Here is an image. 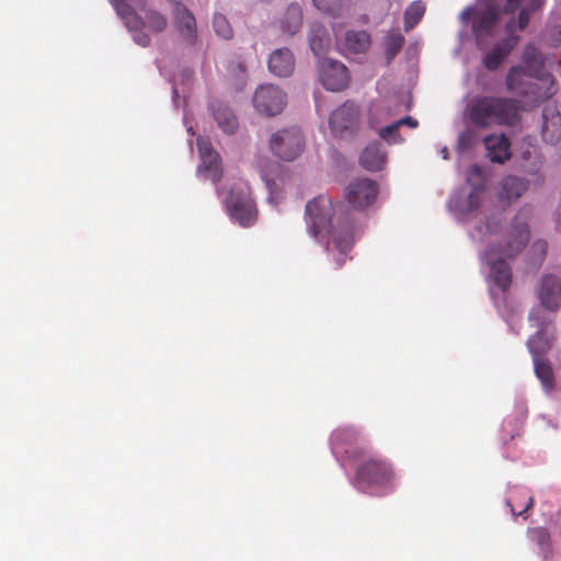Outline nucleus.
Listing matches in <instances>:
<instances>
[{
	"mask_svg": "<svg viewBox=\"0 0 561 561\" xmlns=\"http://www.w3.org/2000/svg\"><path fill=\"white\" fill-rule=\"evenodd\" d=\"M306 220L310 233L321 241L332 237L334 247L341 252L354 245L352 213L342 204H333L324 195L308 202L305 208Z\"/></svg>",
	"mask_w": 561,
	"mask_h": 561,
	"instance_id": "1",
	"label": "nucleus"
},
{
	"mask_svg": "<svg viewBox=\"0 0 561 561\" xmlns=\"http://www.w3.org/2000/svg\"><path fill=\"white\" fill-rule=\"evenodd\" d=\"M531 208L525 206L514 217L510 230L505 233L503 242L495 250L493 245L484 251L483 259L490 265L491 276L496 286L507 290L512 284V272L510 265L503 257L494 260V254L506 257H514L522 252L529 242L530 232L528 220L531 217Z\"/></svg>",
	"mask_w": 561,
	"mask_h": 561,
	"instance_id": "2",
	"label": "nucleus"
},
{
	"mask_svg": "<svg viewBox=\"0 0 561 561\" xmlns=\"http://www.w3.org/2000/svg\"><path fill=\"white\" fill-rule=\"evenodd\" d=\"M523 104L513 98L482 95L474 98L468 106V117L478 128L491 126H516L520 122Z\"/></svg>",
	"mask_w": 561,
	"mask_h": 561,
	"instance_id": "3",
	"label": "nucleus"
},
{
	"mask_svg": "<svg viewBox=\"0 0 561 561\" xmlns=\"http://www.w3.org/2000/svg\"><path fill=\"white\" fill-rule=\"evenodd\" d=\"M505 83L510 92L528 96L535 102L548 99L556 92L551 75L537 68L513 66L506 75Z\"/></svg>",
	"mask_w": 561,
	"mask_h": 561,
	"instance_id": "4",
	"label": "nucleus"
},
{
	"mask_svg": "<svg viewBox=\"0 0 561 561\" xmlns=\"http://www.w3.org/2000/svg\"><path fill=\"white\" fill-rule=\"evenodd\" d=\"M225 203L230 217L240 226L251 227L256 221L257 209L247 184H233Z\"/></svg>",
	"mask_w": 561,
	"mask_h": 561,
	"instance_id": "5",
	"label": "nucleus"
},
{
	"mask_svg": "<svg viewBox=\"0 0 561 561\" xmlns=\"http://www.w3.org/2000/svg\"><path fill=\"white\" fill-rule=\"evenodd\" d=\"M529 321L537 328V332L527 341V346L533 355V360L543 359L542 357L551 350L556 334L554 330L548 332L552 320L547 319L540 309H534L529 313Z\"/></svg>",
	"mask_w": 561,
	"mask_h": 561,
	"instance_id": "6",
	"label": "nucleus"
},
{
	"mask_svg": "<svg viewBox=\"0 0 561 561\" xmlns=\"http://www.w3.org/2000/svg\"><path fill=\"white\" fill-rule=\"evenodd\" d=\"M270 146L278 158L293 161L304 151L305 137L299 128L290 127L273 134Z\"/></svg>",
	"mask_w": 561,
	"mask_h": 561,
	"instance_id": "7",
	"label": "nucleus"
},
{
	"mask_svg": "<svg viewBox=\"0 0 561 561\" xmlns=\"http://www.w3.org/2000/svg\"><path fill=\"white\" fill-rule=\"evenodd\" d=\"M286 104V93L274 84L260 85L253 95V105L262 115L275 116L283 112Z\"/></svg>",
	"mask_w": 561,
	"mask_h": 561,
	"instance_id": "8",
	"label": "nucleus"
},
{
	"mask_svg": "<svg viewBox=\"0 0 561 561\" xmlns=\"http://www.w3.org/2000/svg\"><path fill=\"white\" fill-rule=\"evenodd\" d=\"M377 194L378 184L368 178H359L351 181L344 191L347 203L354 209L358 210L370 206L376 201Z\"/></svg>",
	"mask_w": 561,
	"mask_h": 561,
	"instance_id": "9",
	"label": "nucleus"
},
{
	"mask_svg": "<svg viewBox=\"0 0 561 561\" xmlns=\"http://www.w3.org/2000/svg\"><path fill=\"white\" fill-rule=\"evenodd\" d=\"M359 122V110L352 102H345L337 107L329 118V125L333 135L343 137L353 134Z\"/></svg>",
	"mask_w": 561,
	"mask_h": 561,
	"instance_id": "10",
	"label": "nucleus"
},
{
	"mask_svg": "<svg viewBox=\"0 0 561 561\" xmlns=\"http://www.w3.org/2000/svg\"><path fill=\"white\" fill-rule=\"evenodd\" d=\"M319 76L322 85L330 91H341L350 81L347 68L342 62L330 58L319 61Z\"/></svg>",
	"mask_w": 561,
	"mask_h": 561,
	"instance_id": "11",
	"label": "nucleus"
},
{
	"mask_svg": "<svg viewBox=\"0 0 561 561\" xmlns=\"http://www.w3.org/2000/svg\"><path fill=\"white\" fill-rule=\"evenodd\" d=\"M197 147L201 153L202 163L198 167V173L206 180L214 183L220 181L222 176L221 159L216 152L208 138H198Z\"/></svg>",
	"mask_w": 561,
	"mask_h": 561,
	"instance_id": "12",
	"label": "nucleus"
},
{
	"mask_svg": "<svg viewBox=\"0 0 561 561\" xmlns=\"http://www.w3.org/2000/svg\"><path fill=\"white\" fill-rule=\"evenodd\" d=\"M388 470L377 460L368 459L356 470L355 484L360 491L389 482Z\"/></svg>",
	"mask_w": 561,
	"mask_h": 561,
	"instance_id": "13",
	"label": "nucleus"
},
{
	"mask_svg": "<svg viewBox=\"0 0 561 561\" xmlns=\"http://www.w3.org/2000/svg\"><path fill=\"white\" fill-rule=\"evenodd\" d=\"M537 297L543 309L556 312L561 306V276L548 274L542 277Z\"/></svg>",
	"mask_w": 561,
	"mask_h": 561,
	"instance_id": "14",
	"label": "nucleus"
},
{
	"mask_svg": "<svg viewBox=\"0 0 561 561\" xmlns=\"http://www.w3.org/2000/svg\"><path fill=\"white\" fill-rule=\"evenodd\" d=\"M173 16L180 36L188 44H193L197 37V25L194 14L183 3L176 2Z\"/></svg>",
	"mask_w": 561,
	"mask_h": 561,
	"instance_id": "15",
	"label": "nucleus"
},
{
	"mask_svg": "<svg viewBox=\"0 0 561 561\" xmlns=\"http://www.w3.org/2000/svg\"><path fill=\"white\" fill-rule=\"evenodd\" d=\"M519 36L516 34L507 35L501 42L495 44L493 48L484 56L482 64L485 69L496 70L503 60L510 55L514 47L518 44Z\"/></svg>",
	"mask_w": 561,
	"mask_h": 561,
	"instance_id": "16",
	"label": "nucleus"
},
{
	"mask_svg": "<svg viewBox=\"0 0 561 561\" xmlns=\"http://www.w3.org/2000/svg\"><path fill=\"white\" fill-rule=\"evenodd\" d=\"M267 66L275 76L289 77L295 69L294 55L288 48H278L271 54Z\"/></svg>",
	"mask_w": 561,
	"mask_h": 561,
	"instance_id": "17",
	"label": "nucleus"
},
{
	"mask_svg": "<svg viewBox=\"0 0 561 561\" xmlns=\"http://www.w3.org/2000/svg\"><path fill=\"white\" fill-rule=\"evenodd\" d=\"M503 216L501 214L488 217L485 221L480 222L471 232L472 239L480 243H491L492 238L500 234Z\"/></svg>",
	"mask_w": 561,
	"mask_h": 561,
	"instance_id": "18",
	"label": "nucleus"
},
{
	"mask_svg": "<svg viewBox=\"0 0 561 561\" xmlns=\"http://www.w3.org/2000/svg\"><path fill=\"white\" fill-rule=\"evenodd\" d=\"M542 138L547 144L554 145L561 139V117L552 107L542 111Z\"/></svg>",
	"mask_w": 561,
	"mask_h": 561,
	"instance_id": "19",
	"label": "nucleus"
},
{
	"mask_svg": "<svg viewBox=\"0 0 561 561\" xmlns=\"http://www.w3.org/2000/svg\"><path fill=\"white\" fill-rule=\"evenodd\" d=\"M484 145L488 150V156L491 161L504 163L511 157L510 146L511 142L505 135L488 136L484 139Z\"/></svg>",
	"mask_w": 561,
	"mask_h": 561,
	"instance_id": "20",
	"label": "nucleus"
},
{
	"mask_svg": "<svg viewBox=\"0 0 561 561\" xmlns=\"http://www.w3.org/2000/svg\"><path fill=\"white\" fill-rule=\"evenodd\" d=\"M211 111L215 121L224 133L231 135L237 131L239 124L231 108L221 102H214L211 104Z\"/></svg>",
	"mask_w": 561,
	"mask_h": 561,
	"instance_id": "21",
	"label": "nucleus"
},
{
	"mask_svg": "<svg viewBox=\"0 0 561 561\" xmlns=\"http://www.w3.org/2000/svg\"><path fill=\"white\" fill-rule=\"evenodd\" d=\"M359 163L367 171H379L386 164V152L379 144L369 145L360 153Z\"/></svg>",
	"mask_w": 561,
	"mask_h": 561,
	"instance_id": "22",
	"label": "nucleus"
},
{
	"mask_svg": "<svg viewBox=\"0 0 561 561\" xmlns=\"http://www.w3.org/2000/svg\"><path fill=\"white\" fill-rule=\"evenodd\" d=\"M527 538L538 547L542 561H548L553 557L551 535L547 528L540 526L529 528Z\"/></svg>",
	"mask_w": 561,
	"mask_h": 561,
	"instance_id": "23",
	"label": "nucleus"
},
{
	"mask_svg": "<svg viewBox=\"0 0 561 561\" xmlns=\"http://www.w3.org/2000/svg\"><path fill=\"white\" fill-rule=\"evenodd\" d=\"M302 24V10L299 4L291 3L278 20L279 30L290 35L296 34Z\"/></svg>",
	"mask_w": 561,
	"mask_h": 561,
	"instance_id": "24",
	"label": "nucleus"
},
{
	"mask_svg": "<svg viewBox=\"0 0 561 561\" xmlns=\"http://www.w3.org/2000/svg\"><path fill=\"white\" fill-rule=\"evenodd\" d=\"M528 190V182L524 179L508 175L501 183L500 198L512 202L519 198Z\"/></svg>",
	"mask_w": 561,
	"mask_h": 561,
	"instance_id": "25",
	"label": "nucleus"
},
{
	"mask_svg": "<svg viewBox=\"0 0 561 561\" xmlns=\"http://www.w3.org/2000/svg\"><path fill=\"white\" fill-rule=\"evenodd\" d=\"M309 46L316 56H321L330 46V36L320 23H313L309 30Z\"/></svg>",
	"mask_w": 561,
	"mask_h": 561,
	"instance_id": "26",
	"label": "nucleus"
},
{
	"mask_svg": "<svg viewBox=\"0 0 561 561\" xmlns=\"http://www.w3.org/2000/svg\"><path fill=\"white\" fill-rule=\"evenodd\" d=\"M111 4L129 30L144 27V19H141L127 2L124 0H111Z\"/></svg>",
	"mask_w": 561,
	"mask_h": 561,
	"instance_id": "27",
	"label": "nucleus"
},
{
	"mask_svg": "<svg viewBox=\"0 0 561 561\" xmlns=\"http://www.w3.org/2000/svg\"><path fill=\"white\" fill-rule=\"evenodd\" d=\"M500 18V9L495 5H489L480 13L474 22L473 28L478 34H488L495 26Z\"/></svg>",
	"mask_w": 561,
	"mask_h": 561,
	"instance_id": "28",
	"label": "nucleus"
},
{
	"mask_svg": "<svg viewBox=\"0 0 561 561\" xmlns=\"http://www.w3.org/2000/svg\"><path fill=\"white\" fill-rule=\"evenodd\" d=\"M535 374L540 380L545 391L552 392L556 387V378L550 363L546 359L534 360Z\"/></svg>",
	"mask_w": 561,
	"mask_h": 561,
	"instance_id": "29",
	"label": "nucleus"
},
{
	"mask_svg": "<svg viewBox=\"0 0 561 561\" xmlns=\"http://www.w3.org/2000/svg\"><path fill=\"white\" fill-rule=\"evenodd\" d=\"M370 44V36L365 31H348L345 35V46L352 53H364Z\"/></svg>",
	"mask_w": 561,
	"mask_h": 561,
	"instance_id": "30",
	"label": "nucleus"
},
{
	"mask_svg": "<svg viewBox=\"0 0 561 561\" xmlns=\"http://www.w3.org/2000/svg\"><path fill=\"white\" fill-rule=\"evenodd\" d=\"M393 112L392 110L385 105V104H375L371 106L370 108V112H369V118H368V123H369V126L374 129L378 128L381 126V124L386 123H390L392 122L391 118L393 117Z\"/></svg>",
	"mask_w": 561,
	"mask_h": 561,
	"instance_id": "31",
	"label": "nucleus"
},
{
	"mask_svg": "<svg viewBox=\"0 0 561 561\" xmlns=\"http://www.w3.org/2000/svg\"><path fill=\"white\" fill-rule=\"evenodd\" d=\"M425 13V4L419 0L412 2L404 11V30L409 32L423 18Z\"/></svg>",
	"mask_w": 561,
	"mask_h": 561,
	"instance_id": "32",
	"label": "nucleus"
},
{
	"mask_svg": "<svg viewBox=\"0 0 561 561\" xmlns=\"http://www.w3.org/2000/svg\"><path fill=\"white\" fill-rule=\"evenodd\" d=\"M404 44V37L398 30L388 32L385 41V50L387 59L392 60L401 50Z\"/></svg>",
	"mask_w": 561,
	"mask_h": 561,
	"instance_id": "33",
	"label": "nucleus"
},
{
	"mask_svg": "<svg viewBox=\"0 0 561 561\" xmlns=\"http://www.w3.org/2000/svg\"><path fill=\"white\" fill-rule=\"evenodd\" d=\"M358 432L355 427L344 426L336 428L331 435V443L333 446H342L353 444L357 440Z\"/></svg>",
	"mask_w": 561,
	"mask_h": 561,
	"instance_id": "34",
	"label": "nucleus"
},
{
	"mask_svg": "<svg viewBox=\"0 0 561 561\" xmlns=\"http://www.w3.org/2000/svg\"><path fill=\"white\" fill-rule=\"evenodd\" d=\"M145 25L154 33H161L168 27V19L157 10H148L144 20Z\"/></svg>",
	"mask_w": 561,
	"mask_h": 561,
	"instance_id": "35",
	"label": "nucleus"
},
{
	"mask_svg": "<svg viewBox=\"0 0 561 561\" xmlns=\"http://www.w3.org/2000/svg\"><path fill=\"white\" fill-rule=\"evenodd\" d=\"M523 67H527L529 69H537L539 71H543V58L541 53L534 45H527L524 54H523Z\"/></svg>",
	"mask_w": 561,
	"mask_h": 561,
	"instance_id": "36",
	"label": "nucleus"
},
{
	"mask_svg": "<svg viewBox=\"0 0 561 561\" xmlns=\"http://www.w3.org/2000/svg\"><path fill=\"white\" fill-rule=\"evenodd\" d=\"M399 124L397 121L390 122L385 126H380L376 128L378 136L387 141L388 144H400L403 141V138L399 134Z\"/></svg>",
	"mask_w": 561,
	"mask_h": 561,
	"instance_id": "37",
	"label": "nucleus"
},
{
	"mask_svg": "<svg viewBox=\"0 0 561 561\" xmlns=\"http://www.w3.org/2000/svg\"><path fill=\"white\" fill-rule=\"evenodd\" d=\"M467 182L476 190H485V176L478 164H472L467 171Z\"/></svg>",
	"mask_w": 561,
	"mask_h": 561,
	"instance_id": "38",
	"label": "nucleus"
},
{
	"mask_svg": "<svg viewBox=\"0 0 561 561\" xmlns=\"http://www.w3.org/2000/svg\"><path fill=\"white\" fill-rule=\"evenodd\" d=\"M484 191L485 190L472 188L461 206V211L466 215L477 211L480 208L481 196Z\"/></svg>",
	"mask_w": 561,
	"mask_h": 561,
	"instance_id": "39",
	"label": "nucleus"
},
{
	"mask_svg": "<svg viewBox=\"0 0 561 561\" xmlns=\"http://www.w3.org/2000/svg\"><path fill=\"white\" fill-rule=\"evenodd\" d=\"M213 26L216 34L225 39H230L233 35L232 27L230 26L227 18L220 13H216L214 15Z\"/></svg>",
	"mask_w": 561,
	"mask_h": 561,
	"instance_id": "40",
	"label": "nucleus"
},
{
	"mask_svg": "<svg viewBox=\"0 0 561 561\" xmlns=\"http://www.w3.org/2000/svg\"><path fill=\"white\" fill-rule=\"evenodd\" d=\"M530 18L531 15L527 10L520 9L517 20L512 19L505 26L507 35L515 34L517 30H525L529 24Z\"/></svg>",
	"mask_w": 561,
	"mask_h": 561,
	"instance_id": "41",
	"label": "nucleus"
},
{
	"mask_svg": "<svg viewBox=\"0 0 561 561\" xmlns=\"http://www.w3.org/2000/svg\"><path fill=\"white\" fill-rule=\"evenodd\" d=\"M314 5L329 14L337 16L343 11V1L344 0H312Z\"/></svg>",
	"mask_w": 561,
	"mask_h": 561,
	"instance_id": "42",
	"label": "nucleus"
},
{
	"mask_svg": "<svg viewBox=\"0 0 561 561\" xmlns=\"http://www.w3.org/2000/svg\"><path fill=\"white\" fill-rule=\"evenodd\" d=\"M516 495H518L519 497L524 499L525 500V505L522 510L517 511L516 507L514 506L513 502L512 501H515V496L507 500V505L511 507V512L514 516H524V514L531 508L533 504H534V499L531 495L528 494V492L524 489L522 490H518L516 492Z\"/></svg>",
	"mask_w": 561,
	"mask_h": 561,
	"instance_id": "43",
	"label": "nucleus"
},
{
	"mask_svg": "<svg viewBox=\"0 0 561 561\" xmlns=\"http://www.w3.org/2000/svg\"><path fill=\"white\" fill-rule=\"evenodd\" d=\"M523 424H524V420H515L514 428L511 431L508 427L513 426V420L507 419L503 422L502 427H503V431L507 432L511 435V438H513L515 435H517L519 433V431L523 427Z\"/></svg>",
	"mask_w": 561,
	"mask_h": 561,
	"instance_id": "44",
	"label": "nucleus"
},
{
	"mask_svg": "<svg viewBox=\"0 0 561 561\" xmlns=\"http://www.w3.org/2000/svg\"><path fill=\"white\" fill-rule=\"evenodd\" d=\"M546 3V0H528L522 9L527 10L530 15L540 12Z\"/></svg>",
	"mask_w": 561,
	"mask_h": 561,
	"instance_id": "45",
	"label": "nucleus"
},
{
	"mask_svg": "<svg viewBox=\"0 0 561 561\" xmlns=\"http://www.w3.org/2000/svg\"><path fill=\"white\" fill-rule=\"evenodd\" d=\"M134 31H135L134 41L142 47L149 46V44L151 42L150 36L148 34H146L145 32H142V27H140L138 30H134Z\"/></svg>",
	"mask_w": 561,
	"mask_h": 561,
	"instance_id": "46",
	"label": "nucleus"
},
{
	"mask_svg": "<svg viewBox=\"0 0 561 561\" xmlns=\"http://www.w3.org/2000/svg\"><path fill=\"white\" fill-rule=\"evenodd\" d=\"M399 126L408 125L411 128L417 127L419 123L416 119L412 118L411 116H405L400 119H397Z\"/></svg>",
	"mask_w": 561,
	"mask_h": 561,
	"instance_id": "47",
	"label": "nucleus"
},
{
	"mask_svg": "<svg viewBox=\"0 0 561 561\" xmlns=\"http://www.w3.org/2000/svg\"><path fill=\"white\" fill-rule=\"evenodd\" d=\"M520 1L522 0H505V5H504V11L505 12H513L515 11L519 4H520Z\"/></svg>",
	"mask_w": 561,
	"mask_h": 561,
	"instance_id": "48",
	"label": "nucleus"
},
{
	"mask_svg": "<svg viewBox=\"0 0 561 561\" xmlns=\"http://www.w3.org/2000/svg\"><path fill=\"white\" fill-rule=\"evenodd\" d=\"M533 249L540 251V253L545 255L547 251V242L543 240H538L533 244Z\"/></svg>",
	"mask_w": 561,
	"mask_h": 561,
	"instance_id": "49",
	"label": "nucleus"
},
{
	"mask_svg": "<svg viewBox=\"0 0 561 561\" xmlns=\"http://www.w3.org/2000/svg\"><path fill=\"white\" fill-rule=\"evenodd\" d=\"M335 249H336V250L339 251V253H340L339 257L335 260V263H336L335 268H340V267H342V266H343V264H344V262H345V255H346V253H347L350 250H347V251H345V252H341L336 247H335Z\"/></svg>",
	"mask_w": 561,
	"mask_h": 561,
	"instance_id": "50",
	"label": "nucleus"
},
{
	"mask_svg": "<svg viewBox=\"0 0 561 561\" xmlns=\"http://www.w3.org/2000/svg\"><path fill=\"white\" fill-rule=\"evenodd\" d=\"M239 68H240V70H241L242 72H244V71H245V68H244V66H243L242 64H239Z\"/></svg>",
	"mask_w": 561,
	"mask_h": 561,
	"instance_id": "51",
	"label": "nucleus"
},
{
	"mask_svg": "<svg viewBox=\"0 0 561 561\" xmlns=\"http://www.w3.org/2000/svg\"><path fill=\"white\" fill-rule=\"evenodd\" d=\"M325 249L329 250V241H325Z\"/></svg>",
	"mask_w": 561,
	"mask_h": 561,
	"instance_id": "52",
	"label": "nucleus"
}]
</instances>
